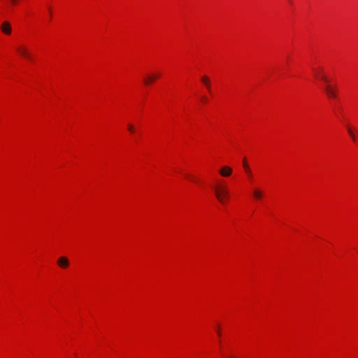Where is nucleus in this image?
Here are the masks:
<instances>
[{
	"mask_svg": "<svg viewBox=\"0 0 358 358\" xmlns=\"http://www.w3.org/2000/svg\"><path fill=\"white\" fill-rule=\"evenodd\" d=\"M159 77V73H154V74H150L146 76V78L144 79V83L146 85H148L153 83L156 79H157Z\"/></svg>",
	"mask_w": 358,
	"mask_h": 358,
	"instance_id": "obj_4",
	"label": "nucleus"
},
{
	"mask_svg": "<svg viewBox=\"0 0 358 358\" xmlns=\"http://www.w3.org/2000/svg\"><path fill=\"white\" fill-rule=\"evenodd\" d=\"M347 129L350 136L352 138L353 141H355L357 138V136H356L355 131L349 126L347 127Z\"/></svg>",
	"mask_w": 358,
	"mask_h": 358,
	"instance_id": "obj_10",
	"label": "nucleus"
},
{
	"mask_svg": "<svg viewBox=\"0 0 358 358\" xmlns=\"http://www.w3.org/2000/svg\"><path fill=\"white\" fill-rule=\"evenodd\" d=\"M357 139H358V135H357Z\"/></svg>",
	"mask_w": 358,
	"mask_h": 358,
	"instance_id": "obj_18",
	"label": "nucleus"
},
{
	"mask_svg": "<svg viewBox=\"0 0 358 358\" xmlns=\"http://www.w3.org/2000/svg\"><path fill=\"white\" fill-rule=\"evenodd\" d=\"M201 80L203 82V83L206 85L208 90L210 92V81L209 78L206 76H204L201 77Z\"/></svg>",
	"mask_w": 358,
	"mask_h": 358,
	"instance_id": "obj_9",
	"label": "nucleus"
},
{
	"mask_svg": "<svg viewBox=\"0 0 358 358\" xmlns=\"http://www.w3.org/2000/svg\"><path fill=\"white\" fill-rule=\"evenodd\" d=\"M189 179L192 180H194V178L193 176H189Z\"/></svg>",
	"mask_w": 358,
	"mask_h": 358,
	"instance_id": "obj_17",
	"label": "nucleus"
},
{
	"mask_svg": "<svg viewBox=\"0 0 358 358\" xmlns=\"http://www.w3.org/2000/svg\"><path fill=\"white\" fill-rule=\"evenodd\" d=\"M243 166H244V169H245V171L248 174L249 177L251 178L252 177V173H251L250 169L248 164H247V162H245V159L243 161Z\"/></svg>",
	"mask_w": 358,
	"mask_h": 358,
	"instance_id": "obj_11",
	"label": "nucleus"
},
{
	"mask_svg": "<svg viewBox=\"0 0 358 358\" xmlns=\"http://www.w3.org/2000/svg\"><path fill=\"white\" fill-rule=\"evenodd\" d=\"M57 264L62 268H67L69 265V261L66 257H61L57 260Z\"/></svg>",
	"mask_w": 358,
	"mask_h": 358,
	"instance_id": "obj_5",
	"label": "nucleus"
},
{
	"mask_svg": "<svg viewBox=\"0 0 358 358\" xmlns=\"http://www.w3.org/2000/svg\"><path fill=\"white\" fill-rule=\"evenodd\" d=\"M17 51L23 57L30 59L31 55L30 53L28 52L27 49L24 47H20L17 49Z\"/></svg>",
	"mask_w": 358,
	"mask_h": 358,
	"instance_id": "obj_7",
	"label": "nucleus"
},
{
	"mask_svg": "<svg viewBox=\"0 0 358 358\" xmlns=\"http://www.w3.org/2000/svg\"><path fill=\"white\" fill-rule=\"evenodd\" d=\"M324 90L328 97H329V98H336V97L337 89L336 87L330 85H327L324 87Z\"/></svg>",
	"mask_w": 358,
	"mask_h": 358,
	"instance_id": "obj_2",
	"label": "nucleus"
},
{
	"mask_svg": "<svg viewBox=\"0 0 358 358\" xmlns=\"http://www.w3.org/2000/svg\"><path fill=\"white\" fill-rule=\"evenodd\" d=\"M264 196L263 192L259 188H255L253 191V196L256 199H260Z\"/></svg>",
	"mask_w": 358,
	"mask_h": 358,
	"instance_id": "obj_8",
	"label": "nucleus"
},
{
	"mask_svg": "<svg viewBox=\"0 0 358 358\" xmlns=\"http://www.w3.org/2000/svg\"><path fill=\"white\" fill-rule=\"evenodd\" d=\"M232 173V169L229 166H223L220 170V174L224 177H228Z\"/></svg>",
	"mask_w": 358,
	"mask_h": 358,
	"instance_id": "obj_6",
	"label": "nucleus"
},
{
	"mask_svg": "<svg viewBox=\"0 0 358 358\" xmlns=\"http://www.w3.org/2000/svg\"><path fill=\"white\" fill-rule=\"evenodd\" d=\"M18 1H19V0H10V3H11V4H12L13 6L16 5V4L17 3Z\"/></svg>",
	"mask_w": 358,
	"mask_h": 358,
	"instance_id": "obj_14",
	"label": "nucleus"
},
{
	"mask_svg": "<svg viewBox=\"0 0 358 358\" xmlns=\"http://www.w3.org/2000/svg\"><path fill=\"white\" fill-rule=\"evenodd\" d=\"M128 130L131 133H134L135 131V128H134V127L132 124H129L128 125Z\"/></svg>",
	"mask_w": 358,
	"mask_h": 358,
	"instance_id": "obj_13",
	"label": "nucleus"
},
{
	"mask_svg": "<svg viewBox=\"0 0 358 358\" xmlns=\"http://www.w3.org/2000/svg\"><path fill=\"white\" fill-rule=\"evenodd\" d=\"M315 76L316 77H320L321 78V80H322L324 82H325L327 83H329V80L327 79V78L324 75L320 76L319 73H315Z\"/></svg>",
	"mask_w": 358,
	"mask_h": 358,
	"instance_id": "obj_12",
	"label": "nucleus"
},
{
	"mask_svg": "<svg viewBox=\"0 0 358 358\" xmlns=\"http://www.w3.org/2000/svg\"><path fill=\"white\" fill-rule=\"evenodd\" d=\"M217 335H218L219 336H221V331H220V329H217Z\"/></svg>",
	"mask_w": 358,
	"mask_h": 358,
	"instance_id": "obj_15",
	"label": "nucleus"
},
{
	"mask_svg": "<svg viewBox=\"0 0 358 358\" xmlns=\"http://www.w3.org/2000/svg\"><path fill=\"white\" fill-rule=\"evenodd\" d=\"M1 29L2 32H3L5 34H10L12 31V28L10 22H8V21L3 22L1 26Z\"/></svg>",
	"mask_w": 358,
	"mask_h": 358,
	"instance_id": "obj_3",
	"label": "nucleus"
},
{
	"mask_svg": "<svg viewBox=\"0 0 358 358\" xmlns=\"http://www.w3.org/2000/svg\"><path fill=\"white\" fill-rule=\"evenodd\" d=\"M215 193L217 200L222 203H225V200L229 196L227 187L224 185H217L215 187Z\"/></svg>",
	"mask_w": 358,
	"mask_h": 358,
	"instance_id": "obj_1",
	"label": "nucleus"
},
{
	"mask_svg": "<svg viewBox=\"0 0 358 358\" xmlns=\"http://www.w3.org/2000/svg\"><path fill=\"white\" fill-rule=\"evenodd\" d=\"M202 100H203L204 102H207V98H206V97H203V98H202Z\"/></svg>",
	"mask_w": 358,
	"mask_h": 358,
	"instance_id": "obj_16",
	"label": "nucleus"
}]
</instances>
